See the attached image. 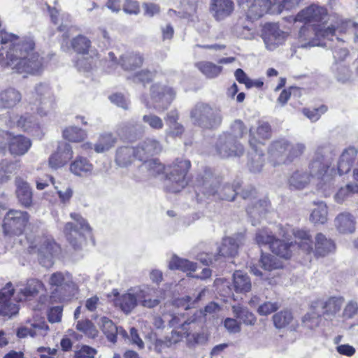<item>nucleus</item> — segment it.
Returning a JSON list of instances; mask_svg holds the SVG:
<instances>
[{"instance_id":"61","label":"nucleus","mask_w":358,"mask_h":358,"mask_svg":"<svg viewBox=\"0 0 358 358\" xmlns=\"http://www.w3.org/2000/svg\"><path fill=\"white\" fill-rule=\"evenodd\" d=\"M142 120L153 130H161L164 127L162 119L151 113L144 115L142 117Z\"/></svg>"},{"instance_id":"57","label":"nucleus","mask_w":358,"mask_h":358,"mask_svg":"<svg viewBox=\"0 0 358 358\" xmlns=\"http://www.w3.org/2000/svg\"><path fill=\"white\" fill-rule=\"evenodd\" d=\"M275 239L272 232L267 229H259L256 233L255 241L259 246L269 245L271 248Z\"/></svg>"},{"instance_id":"49","label":"nucleus","mask_w":358,"mask_h":358,"mask_svg":"<svg viewBox=\"0 0 358 358\" xmlns=\"http://www.w3.org/2000/svg\"><path fill=\"white\" fill-rule=\"evenodd\" d=\"M171 269H178L182 271H194L196 266L194 263L187 259L173 256L169 262Z\"/></svg>"},{"instance_id":"6","label":"nucleus","mask_w":358,"mask_h":358,"mask_svg":"<svg viewBox=\"0 0 358 358\" xmlns=\"http://www.w3.org/2000/svg\"><path fill=\"white\" fill-rule=\"evenodd\" d=\"M189 117L193 124L208 129L217 128L223 119L220 108L203 102L194 106L190 110Z\"/></svg>"},{"instance_id":"24","label":"nucleus","mask_w":358,"mask_h":358,"mask_svg":"<svg viewBox=\"0 0 358 358\" xmlns=\"http://www.w3.org/2000/svg\"><path fill=\"white\" fill-rule=\"evenodd\" d=\"M358 157L357 150L353 147L345 149L341 153L337 162V169L339 175L348 173L354 168Z\"/></svg>"},{"instance_id":"16","label":"nucleus","mask_w":358,"mask_h":358,"mask_svg":"<svg viewBox=\"0 0 358 358\" xmlns=\"http://www.w3.org/2000/svg\"><path fill=\"white\" fill-rule=\"evenodd\" d=\"M36 95V112L41 116H45L55 108V99L48 85L40 83L35 87Z\"/></svg>"},{"instance_id":"15","label":"nucleus","mask_w":358,"mask_h":358,"mask_svg":"<svg viewBox=\"0 0 358 358\" xmlns=\"http://www.w3.org/2000/svg\"><path fill=\"white\" fill-rule=\"evenodd\" d=\"M238 4L251 20L259 19L273 6L271 0H238Z\"/></svg>"},{"instance_id":"55","label":"nucleus","mask_w":358,"mask_h":358,"mask_svg":"<svg viewBox=\"0 0 358 358\" xmlns=\"http://www.w3.org/2000/svg\"><path fill=\"white\" fill-rule=\"evenodd\" d=\"M143 171L146 170L152 176H157L163 172L164 167L157 159L145 160L141 166Z\"/></svg>"},{"instance_id":"19","label":"nucleus","mask_w":358,"mask_h":358,"mask_svg":"<svg viewBox=\"0 0 358 358\" xmlns=\"http://www.w3.org/2000/svg\"><path fill=\"white\" fill-rule=\"evenodd\" d=\"M285 33L280 30L278 25L269 24L264 27L263 39L266 47L270 50L275 49L282 43Z\"/></svg>"},{"instance_id":"39","label":"nucleus","mask_w":358,"mask_h":358,"mask_svg":"<svg viewBox=\"0 0 358 358\" xmlns=\"http://www.w3.org/2000/svg\"><path fill=\"white\" fill-rule=\"evenodd\" d=\"M143 62V57L136 52H129L121 57L120 64L124 70L134 71L141 66Z\"/></svg>"},{"instance_id":"27","label":"nucleus","mask_w":358,"mask_h":358,"mask_svg":"<svg viewBox=\"0 0 358 358\" xmlns=\"http://www.w3.org/2000/svg\"><path fill=\"white\" fill-rule=\"evenodd\" d=\"M15 184L18 201L26 208L30 207L32 204L33 194L29 183L20 177H16Z\"/></svg>"},{"instance_id":"50","label":"nucleus","mask_w":358,"mask_h":358,"mask_svg":"<svg viewBox=\"0 0 358 358\" xmlns=\"http://www.w3.org/2000/svg\"><path fill=\"white\" fill-rule=\"evenodd\" d=\"M63 136L69 141L80 142L87 137V133L85 130L76 127H69L63 131Z\"/></svg>"},{"instance_id":"25","label":"nucleus","mask_w":358,"mask_h":358,"mask_svg":"<svg viewBox=\"0 0 358 358\" xmlns=\"http://www.w3.org/2000/svg\"><path fill=\"white\" fill-rule=\"evenodd\" d=\"M315 249L312 248V250L309 252H305L306 254L313 253L317 257H325L329 254L334 252L336 249L334 242L326 237L323 234L318 233L315 238Z\"/></svg>"},{"instance_id":"42","label":"nucleus","mask_w":358,"mask_h":358,"mask_svg":"<svg viewBox=\"0 0 358 358\" xmlns=\"http://www.w3.org/2000/svg\"><path fill=\"white\" fill-rule=\"evenodd\" d=\"M14 122L16 127L24 131H32L38 127L35 117L29 113H25L20 117H15Z\"/></svg>"},{"instance_id":"38","label":"nucleus","mask_w":358,"mask_h":358,"mask_svg":"<svg viewBox=\"0 0 358 358\" xmlns=\"http://www.w3.org/2000/svg\"><path fill=\"white\" fill-rule=\"evenodd\" d=\"M117 138L111 133L105 132L99 135L94 149L96 153H103L113 148Z\"/></svg>"},{"instance_id":"13","label":"nucleus","mask_w":358,"mask_h":358,"mask_svg":"<svg viewBox=\"0 0 358 358\" xmlns=\"http://www.w3.org/2000/svg\"><path fill=\"white\" fill-rule=\"evenodd\" d=\"M152 107L158 112L166 110L176 97L175 90L170 86L160 83L153 84L150 87Z\"/></svg>"},{"instance_id":"56","label":"nucleus","mask_w":358,"mask_h":358,"mask_svg":"<svg viewBox=\"0 0 358 358\" xmlns=\"http://www.w3.org/2000/svg\"><path fill=\"white\" fill-rule=\"evenodd\" d=\"M255 153L252 154L251 159L249 161L248 166L250 171L253 173L259 172L264 164V155L258 151L257 148H252Z\"/></svg>"},{"instance_id":"18","label":"nucleus","mask_w":358,"mask_h":358,"mask_svg":"<svg viewBox=\"0 0 358 358\" xmlns=\"http://www.w3.org/2000/svg\"><path fill=\"white\" fill-rule=\"evenodd\" d=\"M115 296H116L115 306L119 307L126 315L130 314L139 303L136 287L129 289L122 294L117 292Z\"/></svg>"},{"instance_id":"60","label":"nucleus","mask_w":358,"mask_h":358,"mask_svg":"<svg viewBox=\"0 0 358 358\" xmlns=\"http://www.w3.org/2000/svg\"><path fill=\"white\" fill-rule=\"evenodd\" d=\"M155 76V71H150L148 69H143L140 71L135 73L129 79L132 80L134 83H141L145 85L151 82Z\"/></svg>"},{"instance_id":"33","label":"nucleus","mask_w":358,"mask_h":358,"mask_svg":"<svg viewBox=\"0 0 358 358\" xmlns=\"http://www.w3.org/2000/svg\"><path fill=\"white\" fill-rule=\"evenodd\" d=\"M99 326L107 338L112 343L116 342L118 333L123 336L127 334V332L122 328L116 327L113 322L106 317H101Z\"/></svg>"},{"instance_id":"23","label":"nucleus","mask_w":358,"mask_h":358,"mask_svg":"<svg viewBox=\"0 0 358 358\" xmlns=\"http://www.w3.org/2000/svg\"><path fill=\"white\" fill-rule=\"evenodd\" d=\"M137 159L140 161H145L149 157L159 154L162 146L159 141L155 138H146L140 143L136 148Z\"/></svg>"},{"instance_id":"48","label":"nucleus","mask_w":358,"mask_h":358,"mask_svg":"<svg viewBox=\"0 0 358 358\" xmlns=\"http://www.w3.org/2000/svg\"><path fill=\"white\" fill-rule=\"evenodd\" d=\"M273 322L277 329H283L288 327L293 321L292 313L289 310H282L273 315Z\"/></svg>"},{"instance_id":"41","label":"nucleus","mask_w":358,"mask_h":358,"mask_svg":"<svg viewBox=\"0 0 358 358\" xmlns=\"http://www.w3.org/2000/svg\"><path fill=\"white\" fill-rule=\"evenodd\" d=\"M234 287L236 292L245 293L251 290L252 284L249 276L241 271L234 273Z\"/></svg>"},{"instance_id":"28","label":"nucleus","mask_w":358,"mask_h":358,"mask_svg":"<svg viewBox=\"0 0 358 358\" xmlns=\"http://www.w3.org/2000/svg\"><path fill=\"white\" fill-rule=\"evenodd\" d=\"M244 239L243 234H237L234 236L223 238L219 248V255L223 257H234L238 252L239 245Z\"/></svg>"},{"instance_id":"59","label":"nucleus","mask_w":358,"mask_h":358,"mask_svg":"<svg viewBox=\"0 0 358 358\" xmlns=\"http://www.w3.org/2000/svg\"><path fill=\"white\" fill-rule=\"evenodd\" d=\"M247 131L248 129L243 121L236 120L231 124L230 131L227 134L231 136L234 139L237 141L241 138L247 133Z\"/></svg>"},{"instance_id":"46","label":"nucleus","mask_w":358,"mask_h":358,"mask_svg":"<svg viewBox=\"0 0 358 358\" xmlns=\"http://www.w3.org/2000/svg\"><path fill=\"white\" fill-rule=\"evenodd\" d=\"M232 311L234 317L239 319L245 325H254L257 321L255 315L250 312L246 308L241 306H233Z\"/></svg>"},{"instance_id":"45","label":"nucleus","mask_w":358,"mask_h":358,"mask_svg":"<svg viewBox=\"0 0 358 358\" xmlns=\"http://www.w3.org/2000/svg\"><path fill=\"white\" fill-rule=\"evenodd\" d=\"M315 204L316 207L310 214V220L315 224H324L327 220V206L323 201H320Z\"/></svg>"},{"instance_id":"9","label":"nucleus","mask_w":358,"mask_h":358,"mask_svg":"<svg viewBox=\"0 0 358 358\" xmlns=\"http://www.w3.org/2000/svg\"><path fill=\"white\" fill-rule=\"evenodd\" d=\"M190 162L177 159L170 166L164 182L165 189L170 192H178L187 184V173L190 168Z\"/></svg>"},{"instance_id":"31","label":"nucleus","mask_w":358,"mask_h":358,"mask_svg":"<svg viewBox=\"0 0 358 358\" xmlns=\"http://www.w3.org/2000/svg\"><path fill=\"white\" fill-rule=\"evenodd\" d=\"M249 143L252 148H257L256 143L269 139L271 136V128L268 122H259L256 130L250 129Z\"/></svg>"},{"instance_id":"43","label":"nucleus","mask_w":358,"mask_h":358,"mask_svg":"<svg viewBox=\"0 0 358 358\" xmlns=\"http://www.w3.org/2000/svg\"><path fill=\"white\" fill-rule=\"evenodd\" d=\"M18 169L19 166L17 162L3 159L0 162V182L3 183L8 181Z\"/></svg>"},{"instance_id":"52","label":"nucleus","mask_w":358,"mask_h":358,"mask_svg":"<svg viewBox=\"0 0 358 358\" xmlns=\"http://www.w3.org/2000/svg\"><path fill=\"white\" fill-rule=\"evenodd\" d=\"M305 0H273V7L275 8L278 13L283 10H293L297 8Z\"/></svg>"},{"instance_id":"64","label":"nucleus","mask_w":358,"mask_h":358,"mask_svg":"<svg viewBox=\"0 0 358 358\" xmlns=\"http://www.w3.org/2000/svg\"><path fill=\"white\" fill-rule=\"evenodd\" d=\"M280 308L277 302L266 301L260 304L257 309L259 315L266 316L268 315Z\"/></svg>"},{"instance_id":"20","label":"nucleus","mask_w":358,"mask_h":358,"mask_svg":"<svg viewBox=\"0 0 358 358\" xmlns=\"http://www.w3.org/2000/svg\"><path fill=\"white\" fill-rule=\"evenodd\" d=\"M73 150L70 144L62 143L57 150L49 158V166L52 169H57L64 166L73 157Z\"/></svg>"},{"instance_id":"26","label":"nucleus","mask_w":358,"mask_h":358,"mask_svg":"<svg viewBox=\"0 0 358 358\" xmlns=\"http://www.w3.org/2000/svg\"><path fill=\"white\" fill-rule=\"evenodd\" d=\"M343 296H332L319 302L322 315L326 320H332L340 312L344 303Z\"/></svg>"},{"instance_id":"21","label":"nucleus","mask_w":358,"mask_h":358,"mask_svg":"<svg viewBox=\"0 0 358 358\" xmlns=\"http://www.w3.org/2000/svg\"><path fill=\"white\" fill-rule=\"evenodd\" d=\"M234 10L233 0H210L209 11L217 21L230 16Z\"/></svg>"},{"instance_id":"58","label":"nucleus","mask_w":358,"mask_h":358,"mask_svg":"<svg viewBox=\"0 0 358 358\" xmlns=\"http://www.w3.org/2000/svg\"><path fill=\"white\" fill-rule=\"evenodd\" d=\"M76 329L84 333L87 336L92 338H94L98 334V331L95 326L88 320L78 321L76 324Z\"/></svg>"},{"instance_id":"22","label":"nucleus","mask_w":358,"mask_h":358,"mask_svg":"<svg viewBox=\"0 0 358 358\" xmlns=\"http://www.w3.org/2000/svg\"><path fill=\"white\" fill-rule=\"evenodd\" d=\"M14 292L12 283L8 282L0 291V314L5 316H11L17 312L16 305L10 301Z\"/></svg>"},{"instance_id":"37","label":"nucleus","mask_w":358,"mask_h":358,"mask_svg":"<svg viewBox=\"0 0 358 358\" xmlns=\"http://www.w3.org/2000/svg\"><path fill=\"white\" fill-rule=\"evenodd\" d=\"M42 287L43 283L36 279H30L27 280L25 285L17 289L19 294L21 295L19 297V300H24L27 298L37 295Z\"/></svg>"},{"instance_id":"7","label":"nucleus","mask_w":358,"mask_h":358,"mask_svg":"<svg viewBox=\"0 0 358 358\" xmlns=\"http://www.w3.org/2000/svg\"><path fill=\"white\" fill-rule=\"evenodd\" d=\"M293 234L295 238L294 243H285L276 238L271 245V251L280 257L289 259L296 249L308 252L312 250L311 236L307 231L297 230Z\"/></svg>"},{"instance_id":"10","label":"nucleus","mask_w":358,"mask_h":358,"mask_svg":"<svg viewBox=\"0 0 358 358\" xmlns=\"http://www.w3.org/2000/svg\"><path fill=\"white\" fill-rule=\"evenodd\" d=\"M29 252L37 254L41 264L48 267L52 264L53 257L59 252V245L48 237L39 238L29 247Z\"/></svg>"},{"instance_id":"5","label":"nucleus","mask_w":358,"mask_h":358,"mask_svg":"<svg viewBox=\"0 0 358 358\" xmlns=\"http://www.w3.org/2000/svg\"><path fill=\"white\" fill-rule=\"evenodd\" d=\"M306 149L303 143H293L286 138H280L273 141L269 145L270 161L274 166L289 164L301 157Z\"/></svg>"},{"instance_id":"30","label":"nucleus","mask_w":358,"mask_h":358,"mask_svg":"<svg viewBox=\"0 0 358 358\" xmlns=\"http://www.w3.org/2000/svg\"><path fill=\"white\" fill-rule=\"evenodd\" d=\"M334 225L341 234H352L356 229V220L352 214L344 212L336 217Z\"/></svg>"},{"instance_id":"1","label":"nucleus","mask_w":358,"mask_h":358,"mask_svg":"<svg viewBox=\"0 0 358 358\" xmlns=\"http://www.w3.org/2000/svg\"><path fill=\"white\" fill-rule=\"evenodd\" d=\"M0 43H10L6 57L0 61L19 73L35 75L43 69V58L35 50V41L31 36L20 38L5 30L0 31Z\"/></svg>"},{"instance_id":"40","label":"nucleus","mask_w":358,"mask_h":358,"mask_svg":"<svg viewBox=\"0 0 358 358\" xmlns=\"http://www.w3.org/2000/svg\"><path fill=\"white\" fill-rule=\"evenodd\" d=\"M269 207V202L266 200H259L252 206H249L247 209L248 215L253 218L252 225H256L259 219L267 212Z\"/></svg>"},{"instance_id":"29","label":"nucleus","mask_w":358,"mask_h":358,"mask_svg":"<svg viewBox=\"0 0 358 358\" xmlns=\"http://www.w3.org/2000/svg\"><path fill=\"white\" fill-rule=\"evenodd\" d=\"M7 145L9 146V151L11 155L21 156L27 152L31 143L29 138L22 135L12 136L10 134V138L8 140Z\"/></svg>"},{"instance_id":"44","label":"nucleus","mask_w":358,"mask_h":358,"mask_svg":"<svg viewBox=\"0 0 358 358\" xmlns=\"http://www.w3.org/2000/svg\"><path fill=\"white\" fill-rule=\"evenodd\" d=\"M196 66L208 78H216L222 70V66L206 61L197 62Z\"/></svg>"},{"instance_id":"2","label":"nucleus","mask_w":358,"mask_h":358,"mask_svg":"<svg viewBox=\"0 0 358 358\" xmlns=\"http://www.w3.org/2000/svg\"><path fill=\"white\" fill-rule=\"evenodd\" d=\"M327 20V8L315 3L305 7L296 15L288 17L289 22L305 24L298 34L301 48L327 46L326 39L331 41L335 34L334 27H325Z\"/></svg>"},{"instance_id":"62","label":"nucleus","mask_w":358,"mask_h":358,"mask_svg":"<svg viewBox=\"0 0 358 358\" xmlns=\"http://www.w3.org/2000/svg\"><path fill=\"white\" fill-rule=\"evenodd\" d=\"M91 42L90 41L84 36H78L73 38L72 41V46L73 49L81 54H85L87 52Z\"/></svg>"},{"instance_id":"14","label":"nucleus","mask_w":358,"mask_h":358,"mask_svg":"<svg viewBox=\"0 0 358 358\" xmlns=\"http://www.w3.org/2000/svg\"><path fill=\"white\" fill-rule=\"evenodd\" d=\"M215 148L217 154L222 158L240 157L244 152L243 146L227 133L218 136Z\"/></svg>"},{"instance_id":"47","label":"nucleus","mask_w":358,"mask_h":358,"mask_svg":"<svg viewBox=\"0 0 358 358\" xmlns=\"http://www.w3.org/2000/svg\"><path fill=\"white\" fill-rule=\"evenodd\" d=\"M326 41H327V46L326 47L334 50L333 55L336 60L343 61L348 55V50L345 48L340 47L339 45L341 42L338 37H335V34L331 41L326 39Z\"/></svg>"},{"instance_id":"63","label":"nucleus","mask_w":358,"mask_h":358,"mask_svg":"<svg viewBox=\"0 0 358 358\" xmlns=\"http://www.w3.org/2000/svg\"><path fill=\"white\" fill-rule=\"evenodd\" d=\"M327 110L326 106L322 105L317 108L309 109L303 108L302 110L303 114L308 117L311 122L317 121L321 115L325 113Z\"/></svg>"},{"instance_id":"35","label":"nucleus","mask_w":358,"mask_h":358,"mask_svg":"<svg viewBox=\"0 0 358 358\" xmlns=\"http://www.w3.org/2000/svg\"><path fill=\"white\" fill-rule=\"evenodd\" d=\"M135 158L137 159V153L134 147H120L116 151L115 162L120 166H127Z\"/></svg>"},{"instance_id":"54","label":"nucleus","mask_w":358,"mask_h":358,"mask_svg":"<svg viewBox=\"0 0 358 358\" xmlns=\"http://www.w3.org/2000/svg\"><path fill=\"white\" fill-rule=\"evenodd\" d=\"M190 324L187 321L184 322L181 327L172 330L171 335L169 336L170 344H175L180 342L183 338L189 335V329L187 326Z\"/></svg>"},{"instance_id":"3","label":"nucleus","mask_w":358,"mask_h":358,"mask_svg":"<svg viewBox=\"0 0 358 358\" xmlns=\"http://www.w3.org/2000/svg\"><path fill=\"white\" fill-rule=\"evenodd\" d=\"M334 155L330 144L319 145L308 165L310 178L317 180V189L326 196L330 194L334 185V170L331 169Z\"/></svg>"},{"instance_id":"34","label":"nucleus","mask_w":358,"mask_h":358,"mask_svg":"<svg viewBox=\"0 0 358 358\" xmlns=\"http://www.w3.org/2000/svg\"><path fill=\"white\" fill-rule=\"evenodd\" d=\"M311 178L305 171L296 170L293 172L288 179V184L292 189H303L310 182Z\"/></svg>"},{"instance_id":"17","label":"nucleus","mask_w":358,"mask_h":358,"mask_svg":"<svg viewBox=\"0 0 358 358\" xmlns=\"http://www.w3.org/2000/svg\"><path fill=\"white\" fill-rule=\"evenodd\" d=\"M136 291L139 304L146 308L158 306L164 299L160 291L150 286L136 287Z\"/></svg>"},{"instance_id":"11","label":"nucleus","mask_w":358,"mask_h":358,"mask_svg":"<svg viewBox=\"0 0 358 358\" xmlns=\"http://www.w3.org/2000/svg\"><path fill=\"white\" fill-rule=\"evenodd\" d=\"M70 216L76 223L67 222L64 234L70 244L77 249L81 245L85 233L90 231V227L80 214L72 213Z\"/></svg>"},{"instance_id":"36","label":"nucleus","mask_w":358,"mask_h":358,"mask_svg":"<svg viewBox=\"0 0 358 358\" xmlns=\"http://www.w3.org/2000/svg\"><path fill=\"white\" fill-rule=\"evenodd\" d=\"M93 165L85 157H77L70 165V171L78 176H87L92 173Z\"/></svg>"},{"instance_id":"53","label":"nucleus","mask_w":358,"mask_h":358,"mask_svg":"<svg viewBox=\"0 0 358 358\" xmlns=\"http://www.w3.org/2000/svg\"><path fill=\"white\" fill-rule=\"evenodd\" d=\"M262 267L265 271H273L282 267V262L275 256L262 254L259 260Z\"/></svg>"},{"instance_id":"4","label":"nucleus","mask_w":358,"mask_h":358,"mask_svg":"<svg viewBox=\"0 0 358 358\" xmlns=\"http://www.w3.org/2000/svg\"><path fill=\"white\" fill-rule=\"evenodd\" d=\"M194 187L196 194L201 193L206 196H213L231 201L234 200L240 185L238 182L222 184L221 178L208 171L196 177Z\"/></svg>"},{"instance_id":"32","label":"nucleus","mask_w":358,"mask_h":358,"mask_svg":"<svg viewBox=\"0 0 358 358\" xmlns=\"http://www.w3.org/2000/svg\"><path fill=\"white\" fill-rule=\"evenodd\" d=\"M22 99L20 92L13 87L0 92V108H11Z\"/></svg>"},{"instance_id":"51","label":"nucleus","mask_w":358,"mask_h":358,"mask_svg":"<svg viewBox=\"0 0 358 358\" xmlns=\"http://www.w3.org/2000/svg\"><path fill=\"white\" fill-rule=\"evenodd\" d=\"M354 194H358V185L350 183L339 189L334 196V199L337 203H342Z\"/></svg>"},{"instance_id":"8","label":"nucleus","mask_w":358,"mask_h":358,"mask_svg":"<svg viewBox=\"0 0 358 358\" xmlns=\"http://www.w3.org/2000/svg\"><path fill=\"white\" fill-rule=\"evenodd\" d=\"M49 284L55 289L52 291L50 300L53 303L69 301L76 294V285L69 273L55 272L49 278Z\"/></svg>"},{"instance_id":"12","label":"nucleus","mask_w":358,"mask_h":358,"mask_svg":"<svg viewBox=\"0 0 358 358\" xmlns=\"http://www.w3.org/2000/svg\"><path fill=\"white\" fill-rule=\"evenodd\" d=\"M29 221V214L25 211L10 210L3 219V232L8 236L21 235Z\"/></svg>"}]
</instances>
